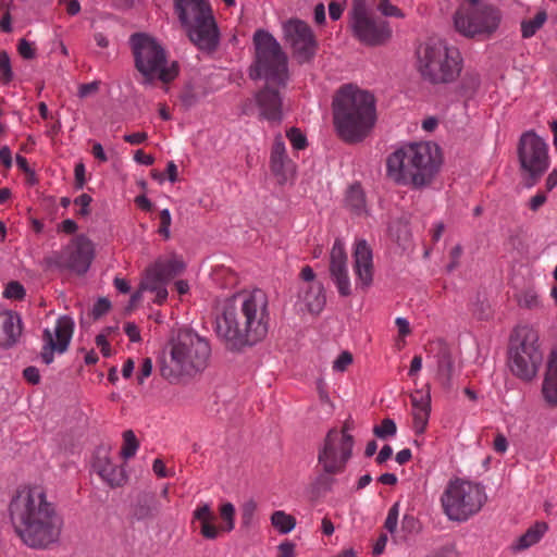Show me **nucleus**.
Returning a JSON list of instances; mask_svg holds the SVG:
<instances>
[{"label": "nucleus", "mask_w": 557, "mask_h": 557, "mask_svg": "<svg viewBox=\"0 0 557 557\" xmlns=\"http://www.w3.org/2000/svg\"><path fill=\"white\" fill-rule=\"evenodd\" d=\"M269 319L264 290L240 292L216 301L214 331L228 350L243 351L265 338Z\"/></svg>", "instance_id": "nucleus-1"}, {"label": "nucleus", "mask_w": 557, "mask_h": 557, "mask_svg": "<svg viewBox=\"0 0 557 557\" xmlns=\"http://www.w3.org/2000/svg\"><path fill=\"white\" fill-rule=\"evenodd\" d=\"M9 512L15 533L26 546L46 549L59 541L63 519L40 486L18 490Z\"/></svg>", "instance_id": "nucleus-2"}, {"label": "nucleus", "mask_w": 557, "mask_h": 557, "mask_svg": "<svg viewBox=\"0 0 557 557\" xmlns=\"http://www.w3.org/2000/svg\"><path fill=\"white\" fill-rule=\"evenodd\" d=\"M333 119L343 140L361 141L375 124L374 97L350 84L341 87L333 100Z\"/></svg>", "instance_id": "nucleus-3"}, {"label": "nucleus", "mask_w": 557, "mask_h": 557, "mask_svg": "<svg viewBox=\"0 0 557 557\" xmlns=\"http://www.w3.org/2000/svg\"><path fill=\"white\" fill-rule=\"evenodd\" d=\"M440 165V150L432 143L404 145L386 160L387 176L399 185L426 186Z\"/></svg>", "instance_id": "nucleus-4"}, {"label": "nucleus", "mask_w": 557, "mask_h": 557, "mask_svg": "<svg viewBox=\"0 0 557 557\" xmlns=\"http://www.w3.org/2000/svg\"><path fill=\"white\" fill-rule=\"evenodd\" d=\"M417 69L430 84H449L459 77L462 58L459 50L445 40L431 39L417 50Z\"/></svg>", "instance_id": "nucleus-5"}, {"label": "nucleus", "mask_w": 557, "mask_h": 557, "mask_svg": "<svg viewBox=\"0 0 557 557\" xmlns=\"http://www.w3.org/2000/svg\"><path fill=\"white\" fill-rule=\"evenodd\" d=\"M135 69L143 75L144 85H152L156 79L170 83L178 75V63L169 62L163 46L152 36L135 33L129 37Z\"/></svg>", "instance_id": "nucleus-6"}, {"label": "nucleus", "mask_w": 557, "mask_h": 557, "mask_svg": "<svg viewBox=\"0 0 557 557\" xmlns=\"http://www.w3.org/2000/svg\"><path fill=\"white\" fill-rule=\"evenodd\" d=\"M170 345V363L163 361L160 367V373L165 380L174 382L183 374H191L207 368L209 344L197 333L180 332Z\"/></svg>", "instance_id": "nucleus-7"}, {"label": "nucleus", "mask_w": 557, "mask_h": 557, "mask_svg": "<svg viewBox=\"0 0 557 557\" xmlns=\"http://www.w3.org/2000/svg\"><path fill=\"white\" fill-rule=\"evenodd\" d=\"M255 62L250 69L252 78H264L267 84L285 87L288 81L287 57L278 41L267 30L253 35Z\"/></svg>", "instance_id": "nucleus-8"}, {"label": "nucleus", "mask_w": 557, "mask_h": 557, "mask_svg": "<svg viewBox=\"0 0 557 557\" xmlns=\"http://www.w3.org/2000/svg\"><path fill=\"white\" fill-rule=\"evenodd\" d=\"M354 437L345 425L342 431L332 429L327 432L324 443L318 453V462L325 474L317 480V485L324 491L331 490L334 480L327 475L342 473L351 457Z\"/></svg>", "instance_id": "nucleus-9"}, {"label": "nucleus", "mask_w": 557, "mask_h": 557, "mask_svg": "<svg viewBox=\"0 0 557 557\" xmlns=\"http://www.w3.org/2000/svg\"><path fill=\"white\" fill-rule=\"evenodd\" d=\"M486 502L484 486L465 480L450 482L444 491L441 503L451 521H466L479 512Z\"/></svg>", "instance_id": "nucleus-10"}, {"label": "nucleus", "mask_w": 557, "mask_h": 557, "mask_svg": "<svg viewBox=\"0 0 557 557\" xmlns=\"http://www.w3.org/2000/svg\"><path fill=\"white\" fill-rule=\"evenodd\" d=\"M543 362L539 336L535 331L523 327L510 341L509 367L511 372L525 381L537 374Z\"/></svg>", "instance_id": "nucleus-11"}, {"label": "nucleus", "mask_w": 557, "mask_h": 557, "mask_svg": "<svg viewBox=\"0 0 557 557\" xmlns=\"http://www.w3.org/2000/svg\"><path fill=\"white\" fill-rule=\"evenodd\" d=\"M349 27L354 37L366 46L376 47L392 38L389 23L374 16L368 9L367 0H354L349 12Z\"/></svg>", "instance_id": "nucleus-12"}, {"label": "nucleus", "mask_w": 557, "mask_h": 557, "mask_svg": "<svg viewBox=\"0 0 557 557\" xmlns=\"http://www.w3.org/2000/svg\"><path fill=\"white\" fill-rule=\"evenodd\" d=\"M174 9L189 40L209 53V3L206 0H174Z\"/></svg>", "instance_id": "nucleus-13"}, {"label": "nucleus", "mask_w": 557, "mask_h": 557, "mask_svg": "<svg viewBox=\"0 0 557 557\" xmlns=\"http://www.w3.org/2000/svg\"><path fill=\"white\" fill-rule=\"evenodd\" d=\"M456 29L467 37L490 36L500 22L499 11L492 5H460L454 17Z\"/></svg>", "instance_id": "nucleus-14"}, {"label": "nucleus", "mask_w": 557, "mask_h": 557, "mask_svg": "<svg viewBox=\"0 0 557 557\" xmlns=\"http://www.w3.org/2000/svg\"><path fill=\"white\" fill-rule=\"evenodd\" d=\"M518 157L521 169L531 178L528 186L534 185L537 178L548 169L547 144L533 132H527L520 137Z\"/></svg>", "instance_id": "nucleus-15"}, {"label": "nucleus", "mask_w": 557, "mask_h": 557, "mask_svg": "<svg viewBox=\"0 0 557 557\" xmlns=\"http://www.w3.org/2000/svg\"><path fill=\"white\" fill-rule=\"evenodd\" d=\"M95 257L92 242L85 235H78L62 252L55 253L48 259L50 265L60 269H69L77 274L88 271Z\"/></svg>", "instance_id": "nucleus-16"}, {"label": "nucleus", "mask_w": 557, "mask_h": 557, "mask_svg": "<svg viewBox=\"0 0 557 557\" xmlns=\"http://www.w3.org/2000/svg\"><path fill=\"white\" fill-rule=\"evenodd\" d=\"M283 36L297 62L306 63L314 57L318 42L306 22L298 18L288 20L283 24Z\"/></svg>", "instance_id": "nucleus-17"}, {"label": "nucleus", "mask_w": 557, "mask_h": 557, "mask_svg": "<svg viewBox=\"0 0 557 557\" xmlns=\"http://www.w3.org/2000/svg\"><path fill=\"white\" fill-rule=\"evenodd\" d=\"M74 331V321L69 315H62L57 320L53 329H45L42 332V347L40 358L44 363L50 364L54 354H64L71 343Z\"/></svg>", "instance_id": "nucleus-18"}, {"label": "nucleus", "mask_w": 557, "mask_h": 557, "mask_svg": "<svg viewBox=\"0 0 557 557\" xmlns=\"http://www.w3.org/2000/svg\"><path fill=\"white\" fill-rule=\"evenodd\" d=\"M330 275L342 297L351 295L347 255L342 239L336 238L330 253Z\"/></svg>", "instance_id": "nucleus-19"}, {"label": "nucleus", "mask_w": 557, "mask_h": 557, "mask_svg": "<svg viewBox=\"0 0 557 557\" xmlns=\"http://www.w3.org/2000/svg\"><path fill=\"white\" fill-rule=\"evenodd\" d=\"M270 170L277 183L283 185L294 178L296 164L288 157L285 143L281 134L274 138L270 152Z\"/></svg>", "instance_id": "nucleus-20"}, {"label": "nucleus", "mask_w": 557, "mask_h": 557, "mask_svg": "<svg viewBox=\"0 0 557 557\" xmlns=\"http://www.w3.org/2000/svg\"><path fill=\"white\" fill-rule=\"evenodd\" d=\"M354 272L357 288L367 289L373 282V255L366 239H359L354 249Z\"/></svg>", "instance_id": "nucleus-21"}, {"label": "nucleus", "mask_w": 557, "mask_h": 557, "mask_svg": "<svg viewBox=\"0 0 557 557\" xmlns=\"http://www.w3.org/2000/svg\"><path fill=\"white\" fill-rule=\"evenodd\" d=\"M273 84H267L256 95V102L259 109L260 117L272 124H280L283 120L282 98L280 92L272 88Z\"/></svg>", "instance_id": "nucleus-22"}, {"label": "nucleus", "mask_w": 557, "mask_h": 557, "mask_svg": "<svg viewBox=\"0 0 557 557\" xmlns=\"http://www.w3.org/2000/svg\"><path fill=\"white\" fill-rule=\"evenodd\" d=\"M326 304L323 284L313 282L304 284L298 292L296 306L301 312L319 314Z\"/></svg>", "instance_id": "nucleus-23"}, {"label": "nucleus", "mask_w": 557, "mask_h": 557, "mask_svg": "<svg viewBox=\"0 0 557 557\" xmlns=\"http://www.w3.org/2000/svg\"><path fill=\"white\" fill-rule=\"evenodd\" d=\"M92 469L111 487L121 486L126 480L124 471L112 463L109 451L103 447L95 451Z\"/></svg>", "instance_id": "nucleus-24"}, {"label": "nucleus", "mask_w": 557, "mask_h": 557, "mask_svg": "<svg viewBox=\"0 0 557 557\" xmlns=\"http://www.w3.org/2000/svg\"><path fill=\"white\" fill-rule=\"evenodd\" d=\"M426 392L417 389L410 395L411 400V413L413 419V431L416 434L421 435L425 432L430 413H431V394L430 386L426 385Z\"/></svg>", "instance_id": "nucleus-25"}, {"label": "nucleus", "mask_w": 557, "mask_h": 557, "mask_svg": "<svg viewBox=\"0 0 557 557\" xmlns=\"http://www.w3.org/2000/svg\"><path fill=\"white\" fill-rule=\"evenodd\" d=\"M22 319L14 311L0 312V347L11 348L15 346L22 335Z\"/></svg>", "instance_id": "nucleus-26"}, {"label": "nucleus", "mask_w": 557, "mask_h": 557, "mask_svg": "<svg viewBox=\"0 0 557 557\" xmlns=\"http://www.w3.org/2000/svg\"><path fill=\"white\" fill-rule=\"evenodd\" d=\"M437 345L438 350L435 355L437 362L436 379L444 388L450 389L453 386V380L456 375L455 361L447 345L442 342Z\"/></svg>", "instance_id": "nucleus-27"}, {"label": "nucleus", "mask_w": 557, "mask_h": 557, "mask_svg": "<svg viewBox=\"0 0 557 557\" xmlns=\"http://www.w3.org/2000/svg\"><path fill=\"white\" fill-rule=\"evenodd\" d=\"M185 264L177 258L157 261L147 272L146 277H151L162 283H168L183 272Z\"/></svg>", "instance_id": "nucleus-28"}, {"label": "nucleus", "mask_w": 557, "mask_h": 557, "mask_svg": "<svg viewBox=\"0 0 557 557\" xmlns=\"http://www.w3.org/2000/svg\"><path fill=\"white\" fill-rule=\"evenodd\" d=\"M160 510V504L152 493H140L137 495L133 507L132 515L137 520H146L153 518Z\"/></svg>", "instance_id": "nucleus-29"}, {"label": "nucleus", "mask_w": 557, "mask_h": 557, "mask_svg": "<svg viewBox=\"0 0 557 557\" xmlns=\"http://www.w3.org/2000/svg\"><path fill=\"white\" fill-rule=\"evenodd\" d=\"M547 529L548 527L545 522L534 523L511 544V550L519 553L537 544L545 535Z\"/></svg>", "instance_id": "nucleus-30"}, {"label": "nucleus", "mask_w": 557, "mask_h": 557, "mask_svg": "<svg viewBox=\"0 0 557 557\" xmlns=\"http://www.w3.org/2000/svg\"><path fill=\"white\" fill-rule=\"evenodd\" d=\"M219 517L221 523L219 525L211 522V540L219 536L221 533H228L235 528V507L231 503H223L219 508ZM211 521L213 515L211 513Z\"/></svg>", "instance_id": "nucleus-31"}, {"label": "nucleus", "mask_w": 557, "mask_h": 557, "mask_svg": "<svg viewBox=\"0 0 557 557\" xmlns=\"http://www.w3.org/2000/svg\"><path fill=\"white\" fill-rule=\"evenodd\" d=\"M346 207L357 215L366 212V198L360 185H351L345 197Z\"/></svg>", "instance_id": "nucleus-32"}, {"label": "nucleus", "mask_w": 557, "mask_h": 557, "mask_svg": "<svg viewBox=\"0 0 557 557\" xmlns=\"http://www.w3.org/2000/svg\"><path fill=\"white\" fill-rule=\"evenodd\" d=\"M271 523L280 533L287 534L295 528L296 520L285 511L277 510L272 513Z\"/></svg>", "instance_id": "nucleus-33"}, {"label": "nucleus", "mask_w": 557, "mask_h": 557, "mask_svg": "<svg viewBox=\"0 0 557 557\" xmlns=\"http://www.w3.org/2000/svg\"><path fill=\"white\" fill-rule=\"evenodd\" d=\"M547 20L545 11H540L532 20L521 23V33L523 38H531L544 25Z\"/></svg>", "instance_id": "nucleus-34"}, {"label": "nucleus", "mask_w": 557, "mask_h": 557, "mask_svg": "<svg viewBox=\"0 0 557 557\" xmlns=\"http://www.w3.org/2000/svg\"><path fill=\"white\" fill-rule=\"evenodd\" d=\"M193 528L209 539V504H203L195 511Z\"/></svg>", "instance_id": "nucleus-35"}, {"label": "nucleus", "mask_w": 557, "mask_h": 557, "mask_svg": "<svg viewBox=\"0 0 557 557\" xmlns=\"http://www.w3.org/2000/svg\"><path fill=\"white\" fill-rule=\"evenodd\" d=\"M166 283L159 282L151 277H146L141 283V289L150 290L156 293V302L161 305L168 298V289L165 287Z\"/></svg>", "instance_id": "nucleus-36"}, {"label": "nucleus", "mask_w": 557, "mask_h": 557, "mask_svg": "<svg viewBox=\"0 0 557 557\" xmlns=\"http://www.w3.org/2000/svg\"><path fill=\"white\" fill-rule=\"evenodd\" d=\"M542 393H543L545 401L549 406L554 407L557 405V376L556 375L545 374L543 385H542Z\"/></svg>", "instance_id": "nucleus-37"}, {"label": "nucleus", "mask_w": 557, "mask_h": 557, "mask_svg": "<svg viewBox=\"0 0 557 557\" xmlns=\"http://www.w3.org/2000/svg\"><path fill=\"white\" fill-rule=\"evenodd\" d=\"M123 440L124 443L121 454L125 459L132 458L133 456H135L139 447V443L135 436V433L132 430L125 431L123 433Z\"/></svg>", "instance_id": "nucleus-38"}, {"label": "nucleus", "mask_w": 557, "mask_h": 557, "mask_svg": "<svg viewBox=\"0 0 557 557\" xmlns=\"http://www.w3.org/2000/svg\"><path fill=\"white\" fill-rule=\"evenodd\" d=\"M396 431V423L389 418L384 419L380 425H375L373 429L375 436L382 440L394 436Z\"/></svg>", "instance_id": "nucleus-39"}, {"label": "nucleus", "mask_w": 557, "mask_h": 557, "mask_svg": "<svg viewBox=\"0 0 557 557\" xmlns=\"http://www.w3.org/2000/svg\"><path fill=\"white\" fill-rule=\"evenodd\" d=\"M25 288L17 281H11L3 290V297L7 299L21 300L25 297Z\"/></svg>", "instance_id": "nucleus-40"}, {"label": "nucleus", "mask_w": 557, "mask_h": 557, "mask_svg": "<svg viewBox=\"0 0 557 557\" xmlns=\"http://www.w3.org/2000/svg\"><path fill=\"white\" fill-rule=\"evenodd\" d=\"M286 137L295 150H302L307 147V138L299 128L290 127L286 132Z\"/></svg>", "instance_id": "nucleus-41"}, {"label": "nucleus", "mask_w": 557, "mask_h": 557, "mask_svg": "<svg viewBox=\"0 0 557 557\" xmlns=\"http://www.w3.org/2000/svg\"><path fill=\"white\" fill-rule=\"evenodd\" d=\"M256 507V503L252 500L246 502L243 505L240 515L243 528L249 529L253 524Z\"/></svg>", "instance_id": "nucleus-42"}, {"label": "nucleus", "mask_w": 557, "mask_h": 557, "mask_svg": "<svg viewBox=\"0 0 557 557\" xmlns=\"http://www.w3.org/2000/svg\"><path fill=\"white\" fill-rule=\"evenodd\" d=\"M0 78L4 84L10 83L13 78L10 57L5 51L0 52Z\"/></svg>", "instance_id": "nucleus-43"}, {"label": "nucleus", "mask_w": 557, "mask_h": 557, "mask_svg": "<svg viewBox=\"0 0 557 557\" xmlns=\"http://www.w3.org/2000/svg\"><path fill=\"white\" fill-rule=\"evenodd\" d=\"M399 516V504L395 503L388 510L387 517L385 519L384 527L389 533H394L397 529Z\"/></svg>", "instance_id": "nucleus-44"}, {"label": "nucleus", "mask_w": 557, "mask_h": 557, "mask_svg": "<svg viewBox=\"0 0 557 557\" xmlns=\"http://www.w3.org/2000/svg\"><path fill=\"white\" fill-rule=\"evenodd\" d=\"M377 10L384 15V16H394V17H404V13L394 5L389 0H382L377 4Z\"/></svg>", "instance_id": "nucleus-45"}, {"label": "nucleus", "mask_w": 557, "mask_h": 557, "mask_svg": "<svg viewBox=\"0 0 557 557\" xmlns=\"http://www.w3.org/2000/svg\"><path fill=\"white\" fill-rule=\"evenodd\" d=\"M171 221L172 219L169 209H163L160 212V226L158 228V233L165 239L170 237Z\"/></svg>", "instance_id": "nucleus-46"}, {"label": "nucleus", "mask_w": 557, "mask_h": 557, "mask_svg": "<svg viewBox=\"0 0 557 557\" xmlns=\"http://www.w3.org/2000/svg\"><path fill=\"white\" fill-rule=\"evenodd\" d=\"M352 362V356L348 351H343L333 362V370L344 372Z\"/></svg>", "instance_id": "nucleus-47"}, {"label": "nucleus", "mask_w": 557, "mask_h": 557, "mask_svg": "<svg viewBox=\"0 0 557 557\" xmlns=\"http://www.w3.org/2000/svg\"><path fill=\"white\" fill-rule=\"evenodd\" d=\"M17 50L18 53L27 60L34 59L36 55V51L33 45L24 38L18 41Z\"/></svg>", "instance_id": "nucleus-48"}, {"label": "nucleus", "mask_w": 557, "mask_h": 557, "mask_svg": "<svg viewBox=\"0 0 557 557\" xmlns=\"http://www.w3.org/2000/svg\"><path fill=\"white\" fill-rule=\"evenodd\" d=\"M111 304L107 298H99L94 305L91 314L94 319H99L110 310Z\"/></svg>", "instance_id": "nucleus-49"}, {"label": "nucleus", "mask_w": 557, "mask_h": 557, "mask_svg": "<svg viewBox=\"0 0 557 557\" xmlns=\"http://www.w3.org/2000/svg\"><path fill=\"white\" fill-rule=\"evenodd\" d=\"M92 199L88 194H82L77 198H75L74 203L79 206L81 209L78 211L79 215H88L89 214V206Z\"/></svg>", "instance_id": "nucleus-50"}, {"label": "nucleus", "mask_w": 557, "mask_h": 557, "mask_svg": "<svg viewBox=\"0 0 557 557\" xmlns=\"http://www.w3.org/2000/svg\"><path fill=\"white\" fill-rule=\"evenodd\" d=\"M100 82L94 81L88 84H82L78 88V97L86 98L92 94H96L99 90Z\"/></svg>", "instance_id": "nucleus-51"}, {"label": "nucleus", "mask_w": 557, "mask_h": 557, "mask_svg": "<svg viewBox=\"0 0 557 557\" xmlns=\"http://www.w3.org/2000/svg\"><path fill=\"white\" fill-rule=\"evenodd\" d=\"M152 372V360L150 358H145L141 362L140 370L137 376L138 383L143 384L145 379L150 376Z\"/></svg>", "instance_id": "nucleus-52"}, {"label": "nucleus", "mask_w": 557, "mask_h": 557, "mask_svg": "<svg viewBox=\"0 0 557 557\" xmlns=\"http://www.w3.org/2000/svg\"><path fill=\"white\" fill-rule=\"evenodd\" d=\"M23 376L28 383L34 385L40 382L39 370L34 366L25 368L23 371Z\"/></svg>", "instance_id": "nucleus-53"}, {"label": "nucleus", "mask_w": 557, "mask_h": 557, "mask_svg": "<svg viewBox=\"0 0 557 557\" xmlns=\"http://www.w3.org/2000/svg\"><path fill=\"white\" fill-rule=\"evenodd\" d=\"M539 302L537 294L532 290L525 292L520 298V304L527 308L536 307Z\"/></svg>", "instance_id": "nucleus-54"}, {"label": "nucleus", "mask_w": 557, "mask_h": 557, "mask_svg": "<svg viewBox=\"0 0 557 557\" xmlns=\"http://www.w3.org/2000/svg\"><path fill=\"white\" fill-rule=\"evenodd\" d=\"M344 9H345V3L344 2H337V1H332L330 4H329V14H330V17L333 20V21H337L341 18L343 12H344Z\"/></svg>", "instance_id": "nucleus-55"}, {"label": "nucleus", "mask_w": 557, "mask_h": 557, "mask_svg": "<svg viewBox=\"0 0 557 557\" xmlns=\"http://www.w3.org/2000/svg\"><path fill=\"white\" fill-rule=\"evenodd\" d=\"M124 331H125V333L128 336L131 342H133V343L140 342V339H141L140 332H139V329L137 327V325L135 323L127 322L125 324V326H124Z\"/></svg>", "instance_id": "nucleus-56"}, {"label": "nucleus", "mask_w": 557, "mask_h": 557, "mask_svg": "<svg viewBox=\"0 0 557 557\" xmlns=\"http://www.w3.org/2000/svg\"><path fill=\"white\" fill-rule=\"evenodd\" d=\"M96 344L100 348V350L104 357L108 358L111 356V347H110L109 342L107 341L106 333H101L96 336Z\"/></svg>", "instance_id": "nucleus-57"}, {"label": "nucleus", "mask_w": 557, "mask_h": 557, "mask_svg": "<svg viewBox=\"0 0 557 557\" xmlns=\"http://www.w3.org/2000/svg\"><path fill=\"white\" fill-rule=\"evenodd\" d=\"M493 448L498 454H504L507 451L508 441L504 434H502V433L496 434V436L494 438V443H493Z\"/></svg>", "instance_id": "nucleus-58"}, {"label": "nucleus", "mask_w": 557, "mask_h": 557, "mask_svg": "<svg viewBox=\"0 0 557 557\" xmlns=\"http://www.w3.org/2000/svg\"><path fill=\"white\" fill-rule=\"evenodd\" d=\"M278 554L277 557H294L295 556V545L292 542H283L277 547Z\"/></svg>", "instance_id": "nucleus-59"}, {"label": "nucleus", "mask_w": 557, "mask_h": 557, "mask_svg": "<svg viewBox=\"0 0 557 557\" xmlns=\"http://www.w3.org/2000/svg\"><path fill=\"white\" fill-rule=\"evenodd\" d=\"M547 200V197L544 193H537L530 199L529 208L532 211H537Z\"/></svg>", "instance_id": "nucleus-60"}, {"label": "nucleus", "mask_w": 557, "mask_h": 557, "mask_svg": "<svg viewBox=\"0 0 557 557\" xmlns=\"http://www.w3.org/2000/svg\"><path fill=\"white\" fill-rule=\"evenodd\" d=\"M148 138V135L143 132L127 134L124 136V140L131 145H139L146 141Z\"/></svg>", "instance_id": "nucleus-61"}, {"label": "nucleus", "mask_w": 557, "mask_h": 557, "mask_svg": "<svg viewBox=\"0 0 557 557\" xmlns=\"http://www.w3.org/2000/svg\"><path fill=\"white\" fill-rule=\"evenodd\" d=\"M395 324L398 329V333L400 336H407L410 334V324L406 318L398 317L395 320Z\"/></svg>", "instance_id": "nucleus-62"}, {"label": "nucleus", "mask_w": 557, "mask_h": 557, "mask_svg": "<svg viewBox=\"0 0 557 557\" xmlns=\"http://www.w3.org/2000/svg\"><path fill=\"white\" fill-rule=\"evenodd\" d=\"M134 160L144 165H151L154 162V158L150 154H146L143 150H137L134 154Z\"/></svg>", "instance_id": "nucleus-63"}, {"label": "nucleus", "mask_w": 557, "mask_h": 557, "mask_svg": "<svg viewBox=\"0 0 557 557\" xmlns=\"http://www.w3.org/2000/svg\"><path fill=\"white\" fill-rule=\"evenodd\" d=\"M546 374L557 376V348L550 352Z\"/></svg>", "instance_id": "nucleus-64"}]
</instances>
